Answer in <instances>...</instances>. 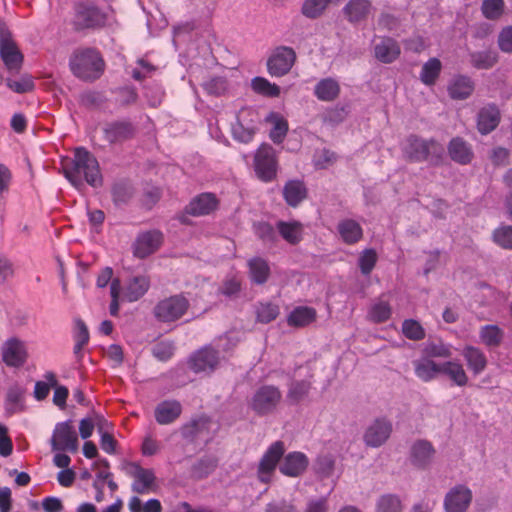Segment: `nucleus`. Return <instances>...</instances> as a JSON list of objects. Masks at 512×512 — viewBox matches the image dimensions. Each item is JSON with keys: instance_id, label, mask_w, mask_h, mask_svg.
I'll return each instance as SVG.
<instances>
[{"instance_id": "nucleus-1", "label": "nucleus", "mask_w": 512, "mask_h": 512, "mask_svg": "<svg viewBox=\"0 0 512 512\" xmlns=\"http://www.w3.org/2000/svg\"><path fill=\"white\" fill-rule=\"evenodd\" d=\"M285 446L282 441L272 443L263 454L257 468V477L261 483L271 482L272 475L279 464V471L288 477H299L307 469L309 459L303 452H290L283 456Z\"/></svg>"}, {"instance_id": "nucleus-2", "label": "nucleus", "mask_w": 512, "mask_h": 512, "mask_svg": "<svg viewBox=\"0 0 512 512\" xmlns=\"http://www.w3.org/2000/svg\"><path fill=\"white\" fill-rule=\"evenodd\" d=\"M62 169L64 176L75 187L81 186L83 181L92 187H100L103 183L98 160L83 147L75 149L73 158L65 162Z\"/></svg>"}, {"instance_id": "nucleus-3", "label": "nucleus", "mask_w": 512, "mask_h": 512, "mask_svg": "<svg viewBox=\"0 0 512 512\" xmlns=\"http://www.w3.org/2000/svg\"><path fill=\"white\" fill-rule=\"evenodd\" d=\"M401 149L404 159L414 163L429 161L432 165H439L444 156V147L438 141L415 134L406 137Z\"/></svg>"}, {"instance_id": "nucleus-4", "label": "nucleus", "mask_w": 512, "mask_h": 512, "mask_svg": "<svg viewBox=\"0 0 512 512\" xmlns=\"http://www.w3.org/2000/svg\"><path fill=\"white\" fill-rule=\"evenodd\" d=\"M69 66L77 78L85 81H94L103 74L105 62L97 49L83 48L73 53Z\"/></svg>"}, {"instance_id": "nucleus-5", "label": "nucleus", "mask_w": 512, "mask_h": 512, "mask_svg": "<svg viewBox=\"0 0 512 512\" xmlns=\"http://www.w3.org/2000/svg\"><path fill=\"white\" fill-rule=\"evenodd\" d=\"M190 307L183 294H176L159 300L153 308V316L160 323L170 324L181 319Z\"/></svg>"}, {"instance_id": "nucleus-6", "label": "nucleus", "mask_w": 512, "mask_h": 512, "mask_svg": "<svg viewBox=\"0 0 512 512\" xmlns=\"http://www.w3.org/2000/svg\"><path fill=\"white\" fill-rule=\"evenodd\" d=\"M74 10L72 26L75 31L97 29L106 25V14L92 4L81 2L75 5Z\"/></svg>"}, {"instance_id": "nucleus-7", "label": "nucleus", "mask_w": 512, "mask_h": 512, "mask_svg": "<svg viewBox=\"0 0 512 512\" xmlns=\"http://www.w3.org/2000/svg\"><path fill=\"white\" fill-rule=\"evenodd\" d=\"M254 170L257 177L269 183L276 178L278 159L275 149L269 144H262L254 155Z\"/></svg>"}, {"instance_id": "nucleus-8", "label": "nucleus", "mask_w": 512, "mask_h": 512, "mask_svg": "<svg viewBox=\"0 0 512 512\" xmlns=\"http://www.w3.org/2000/svg\"><path fill=\"white\" fill-rule=\"evenodd\" d=\"M282 400L280 389L274 385H262L253 394L250 408L260 416L274 412Z\"/></svg>"}, {"instance_id": "nucleus-9", "label": "nucleus", "mask_w": 512, "mask_h": 512, "mask_svg": "<svg viewBox=\"0 0 512 512\" xmlns=\"http://www.w3.org/2000/svg\"><path fill=\"white\" fill-rule=\"evenodd\" d=\"M78 436L70 420L55 425L51 438L53 451H66L75 453L78 450Z\"/></svg>"}, {"instance_id": "nucleus-10", "label": "nucleus", "mask_w": 512, "mask_h": 512, "mask_svg": "<svg viewBox=\"0 0 512 512\" xmlns=\"http://www.w3.org/2000/svg\"><path fill=\"white\" fill-rule=\"evenodd\" d=\"M296 61L295 51L286 46L278 47L267 60V70L273 77H281L289 73Z\"/></svg>"}, {"instance_id": "nucleus-11", "label": "nucleus", "mask_w": 512, "mask_h": 512, "mask_svg": "<svg viewBox=\"0 0 512 512\" xmlns=\"http://www.w3.org/2000/svg\"><path fill=\"white\" fill-rule=\"evenodd\" d=\"M151 280L148 275L138 274L130 276L121 286V300L129 303L143 298L149 291Z\"/></svg>"}, {"instance_id": "nucleus-12", "label": "nucleus", "mask_w": 512, "mask_h": 512, "mask_svg": "<svg viewBox=\"0 0 512 512\" xmlns=\"http://www.w3.org/2000/svg\"><path fill=\"white\" fill-rule=\"evenodd\" d=\"M130 475L133 478L131 489L133 492L141 495L156 492V476L152 469L141 467L139 464L133 463Z\"/></svg>"}, {"instance_id": "nucleus-13", "label": "nucleus", "mask_w": 512, "mask_h": 512, "mask_svg": "<svg viewBox=\"0 0 512 512\" xmlns=\"http://www.w3.org/2000/svg\"><path fill=\"white\" fill-rule=\"evenodd\" d=\"M254 116L256 113L252 109L244 108L239 111L237 121L232 126L234 139L242 143H248L253 139L256 132Z\"/></svg>"}, {"instance_id": "nucleus-14", "label": "nucleus", "mask_w": 512, "mask_h": 512, "mask_svg": "<svg viewBox=\"0 0 512 512\" xmlns=\"http://www.w3.org/2000/svg\"><path fill=\"white\" fill-rule=\"evenodd\" d=\"M472 491L465 485L451 488L444 499L446 512H466L472 502Z\"/></svg>"}, {"instance_id": "nucleus-15", "label": "nucleus", "mask_w": 512, "mask_h": 512, "mask_svg": "<svg viewBox=\"0 0 512 512\" xmlns=\"http://www.w3.org/2000/svg\"><path fill=\"white\" fill-rule=\"evenodd\" d=\"M162 241L163 234L159 230L140 233L133 244V253L137 258H146L158 250Z\"/></svg>"}, {"instance_id": "nucleus-16", "label": "nucleus", "mask_w": 512, "mask_h": 512, "mask_svg": "<svg viewBox=\"0 0 512 512\" xmlns=\"http://www.w3.org/2000/svg\"><path fill=\"white\" fill-rule=\"evenodd\" d=\"M103 134L108 143L121 144L135 136L136 128L129 121H114L104 126Z\"/></svg>"}, {"instance_id": "nucleus-17", "label": "nucleus", "mask_w": 512, "mask_h": 512, "mask_svg": "<svg viewBox=\"0 0 512 512\" xmlns=\"http://www.w3.org/2000/svg\"><path fill=\"white\" fill-rule=\"evenodd\" d=\"M219 363V352L211 346H205L190 357V368L198 373L214 371Z\"/></svg>"}, {"instance_id": "nucleus-18", "label": "nucleus", "mask_w": 512, "mask_h": 512, "mask_svg": "<svg viewBox=\"0 0 512 512\" xmlns=\"http://www.w3.org/2000/svg\"><path fill=\"white\" fill-rule=\"evenodd\" d=\"M2 360L9 366L19 368L27 360V351L24 343L16 338L8 339L2 347Z\"/></svg>"}, {"instance_id": "nucleus-19", "label": "nucleus", "mask_w": 512, "mask_h": 512, "mask_svg": "<svg viewBox=\"0 0 512 512\" xmlns=\"http://www.w3.org/2000/svg\"><path fill=\"white\" fill-rule=\"evenodd\" d=\"M219 201L215 194L205 192L194 197L185 207V213L194 217L206 216L217 210Z\"/></svg>"}, {"instance_id": "nucleus-20", "label": "nucleus", "mask_w": 512, "mask_h": 512, "mask_svg": "<svg viewBox=\"0 0 512 512\" xmlns=\"http://www.w3.org/2000/svg\"><path fill=\"white\" fill-rule=\"evenodd\" d=\"M391 432V422L385 418H378L366 429L364 441L367 446L379 447L388 440Z\"/></svg>"}, {"instance_id": "nucleus-21", "label": "nucleus", "mask_w": 512, "mask_h": 512, "mask_svg": "<svg viewBox=\"0 0 512 512\" xmlns=\"http://www.w3.org/2000/svg\"><path fill=\"white\" fill-rule=\"evenodd\" d=\"M210 425L211 419L208 416L199 415L182 425L180 433L185 440L195 442L203 434L209 433Z\"/></svg>"}, {"instance_id": "nucleus-22", "label": "nucleus", "mask_w": 512, "mask_h": 512, "mask_svg": "<svg viewBox=\"0 0 512 512\" xmlns=\"http://www.w3.org/2000/svg\"><path fill=\"white\" fill-rule=\"evenodd\" d=\"M374 8L369 0H349L343 8V13L352 24L366 21Z\"/></svg>"}, {"instance_id": "nucleus-23", "label": "nucleus", "mask_w": 512, "mask_h": 512, "mask_svg": "<svg viewBox=\"0 0 512 512\" xmlns=\"http://www.w3.org/2000/svg\"><path fill=\"white\" fill-rule=\"evenodd\" d=\"M435 449L427 440H418L411 446L410 460L417 468L424 469L430 465Z\"/></svg>"}, {"instance_id": "nucleus-24", "label": "nucleus", "mask_w": 512, "mask_h": 512, "mask_svg": "<svg viewBox=\"0 0 512 512\" xmlns=\"http://www.w3.org/2000/svg\"><path fill=\"white\" fill-rule=\"evenodd\" d=\"M182 413V406L177 400H165L155 408V420L160 425H168L176 421Z\"/></svg>"}, {"instance_id": "nucleus-25", "label": "nucleus", "mask_w": 512, "mask_h": 512, "mask_svg": "<svg viewBox=\"0 0 512 512\" xmlns=\"http://www.w3.org/2000/svg\"><path fill=\"white\" fill-rule=\"evenodd\" d=\"M337 231L341 240L347 245L357 244L363 238V229L354 219L346 218L339 221Z\"/></svg>"}, {"instance_id": "nucleus-26", "label": "nucleus", "mask_w": 512, "mask_h": 512, "mask_svg": "<svg viewBox=\"0 0 512 512\" xmlns=\"http://www.w3.org/2000/svg\"><path fill=\"white\" fill-rule=\"evenodd\" d=\"M467 367L474 375L481 374L487 367L488 360L485 353L478 347L467 345L462 350Z\"/></svg>"}, {"instance_id": "nucleus-27", "label": "nucleus", "mask_w": 512, "mask_h": 512, "mask_svg": "<svg viewBox=\"0 0 512 512\" xmlns=\"http://www.w3.org/2000/svg\"><path fill=\"white\" fill-rule=\"evenodd\" d=\"M500 122V111L495 105L483 107L478 113L477 127L481 134L492 132Z\"/></svg>"}, {"instance_id": "nucleus-28", "label": "nucleus", "mask_w": 512, "mask_h": 512, "mask_svg": "<svg viewBox=\"0 0 512 512\" xmlns=\"http://www.w3.org/2000/svg\"><path fill=\"white\" fill-rule=\"evenodd\" d=\"M339 82L331 77L321 79L314 87L315 97L323 102H332L340 95Z\"/></svg>"}, {"instance_id": "nucleus-29", "label": "nucleus", "mask_w": 512, "mask_h": 512, "mask_svg": "<svg viewBox=\"0 0 512 512\" xmlns=\"http://www.w3.org/2000/svg\"><path fill=\"white\" fill-rule=\"evenodd\" d=\"M283 197L291 207H297L307 197V188L303 181L289 180L283 187Z\"/></svg>"}, {"instance_id": "nucleus-30", "label": "nucleus", "mask_w": 512, "mask_h": 512, "mask_svg": "<svg viewBox=\"0 0 512 512\" xmlns=\"http://www.w3.org/2000/svg\"><path fill=\"white\" fill-rule=\"evenodd\" d=\"M375 57L383 63H391L400 55V46L390 37L383 38L374 47Z\"/></svg>"}, {"instance_id": "nucleus-31", "label": "nucleus", "mask_w": 512, "mask_h": 512, "mask_svg": "<svg viewBox=\"0 0 512 512\" xmlns=\"http://www.w3.org/2000/svg\"><path fill=\"white\" fill-rule=\"evenodd\" d=\"M448 152L453 161L462 165L470 163L473 158V152L469 145L458 137L450 141Z\"/></svg>"}, {"instance_id": "nucleus-32", "label": "nucleus", "mask_w": 512, "mask_h": 512, "mask_svg": "<svg viewBox=\"0 0 512 512\" xmlns=\"http://www.w3.org/2000/svg\"><path fill=\"white\" fill-rule=\"evenodd\" d=\"M249 275L253 283L262 285L267 282L270 276V267L268 262L260 257L252 258L248 261Z\"/></svg>"}, {"instance_id": "nucleus-33", "label": "nucleus", "mask_w": 512, "mask_h": 512, "mask_svg": "<svg viewBox=\"0 0 512 512\" xmlns=\"http://www.w3.org/2000/svg\"><path fill=\"white\" fill-rule=\"evenodd\" d=\"M473 90V82L466 76H459L455 78L448 87L450 97L456 100L468 98L472 94Z\"/></svg>"}, {"instance_id": "nucleus-34", "label": "nucleus", "mask_w": 512, "mask_h": 512, "mask_svg": "<svg viewBox=\"0 0 512 512\" xmlns=\"http://www.w3.org/2000/svg\"><path fill=\"white\" fill-rule=\"evenodd\" d=\"M316 310L311 307H296L287 317L291 327H304L315 321Z\"/></svg>"}, {"instance_id": "nucleus-35", "label": "nucleus", "mask_w": 512, "mask_h": 512, "mask_svg": "<svg viewBox=\"0 0 512 512\" xmlns=\"http://www.w3.org/2000/svg\"><path fill=\"white\" fill-rule=\"evenodd\" d=\"M75 345L73 353L78 362L83 358V348L89 343L90 335L88 328L83 320L77 319L75 321V332L73 335Z\"/></svg>"}, {"instance_id": "nucleus-36", "label": "nucleus", "mask_w": 512, "mask_h": 512, "mask_svg": "<svg viewBox=\"0 0 512 512\" xmlns=\"http://www.w3.org/2000/svg\"><path fill=\"white\" fill-rule=\"evenodd\" d=\"M440 373L448 376L458 386H465L468 382V376L458 362L447 361L440 364Z\"/></svg>"}, {"instance_id": "nucleus-37", "label": "nucleus", "mask_w": 512, "mask_h": 512, "mask_svg": "<svg viewBox=\"0 0 512 512\" xmlns=\"http://www.w3.org/2000/svg\"><path fill=\"white\" fill-rule=\"evenodd\" d=\"M277 229L280 235L290 244H297L302 239V224L297 221L285 222L279 221L277 223Z\"/></svg>"}, {"instance_id": "nucleus-38", "label": "nucleus", "mask_w": 512, "mask_h": 512, "mask_svg": "<svg viewBox=\"0 0 512 512\" xmlns=\"http://www.w3.org/2000/svg\"><path fill=\"white\" fill-rule=\"evenodd\" d=\"M479 337L481 342L490 348L500 346L504 338L503 330L497 325H485L479 330Z\"/></svg>"}, {"instance_id": "nucleus-39", "label": "nucleus", "mask_w": 512, "mask_h": 512, "mask_svg": "<svg viewBox=\"0 0 512 512\" xmlns=\"http://www.w3.org/2000/svg\"><path fill=\"white\" fill-rule=\"evenodd\" d=\"M1 57L9 70L18 69L22 62V55L14 43L2 41Z\"/></svg>"}, {"instance_id": "nucleus-40", "label": "nucleus", "mask_w": 512, "mask_h": 512, "mask_svg": "<svg viewBox=\"0 0 512 512\" xmlns=\"http://www.w3.org/2000/svg\"><path fill=\"white\" fill-rule=\"evenodd\" d=\"M311 390V383L307 380H296L289 385L287 400L290 404L296 405L308 397Z\"/></svg>"}, {"instance_id": "nucleus-41", "label": "nucleus", "mask_w": 512, "mask_h": 512, "mask_svg": "<svg viewBox=\"0 0 512 512\" xmlns=\"http://www.w3.org/2000/svg\"><path fill=\"white\" fill-rule=\"evenodd\" d=\"M441 69V61L438 58H430L421 69L420 80L425 85H434L440 75Z\"/></svg>"}, {"instance_id": "nucleus-42", "label": "nucleus", "mask_w": 512, "mask_h": 512, "mask_svg": "<svg viewBox=\"0 0 512 512\" xmlns=\"http://www.w3.org/2000/svg\"><path fill=\"white\" fill-rule=\"evenodd\" d=\"M416 376L424 382H429L440 373V364H436L432 360L416 361L414 363Z\"/></svg>"}, {"instance_id": "nucleus-43", "label": "nucleus", "mask_w": 512, "mask_h": 512, "mask_svg": "<svg viewBox=\"0 0 512 512\" xmlns=\"http://www.w3.org/2000/svg\"><path fill=\"white\" fill-rule=\"evenodd\" d=\"M375 512H403V505L397 495L384 494L377 500Z\"/></svg>"}, {"instance_id": "nucleus-44", "label": "nucleus", "mask_w": 512, "mask_h": 512, "mask_svg": "<svg viewBox=\"0 0 512 512\" xmlns=\"http://www.w3.org/2000/svg\"><path fill=\"white\" fill-rule=\"evenodd\" d=\"M279 306L271 302H260L256 306V319L260 323H270L279 315Z\"/></svg>"}, {"instance_id": "nucleus-45", "label": "nucleus", "mask_w": 512, "mask_h": 512, "mask_svg": "<svg viewBox=\"0 0 512 512\" xmlns=\"http://www.w3.org/2000/svg\"><path fill=\"white\" fill-rule=\"evenodd\" d=\"M391 313L392 309L390 304L380 300L371 306L368 317L374 323H383L391 317Z\"/></svg>"}, {"instance_id": "nucleus-46", "label": "nucleus", "mask_w": 512, "mask_h": 512, "mask_svg": "<svg viewBox=\"0 0 512 512\" xmlns=\"http://www.w3.org/2000/svg\"><path fill=\"white\" fill-rule=\"evenodd\" d=\"M251 86L256 93L267 97H278L280 95V87L263 77L252 79Z\"/></svg>"}, {"instance_id": "nucleus-47", "label": "nucleus", "mask_w": 512, "mask_h": 512, "mask_svg": "<svg viewBox=\"0 0 512 512\" xmlns=\"http://www.w3.org/2000/svg\"><path fill=\"white\" fill-rule=\"evenodd\" d=\"M331 0H305L302 5V14L310 19L322 15Z\"/></svg>"}, {"instance_id": "nucleus-48", "label": "nucleus", "mask_w": 512, "mask_h": 512, "mask_svg": "<svg viewBox=\"0 0 512 512\" xmlns=\"http://www.w3.org/2000/svg\"><path fill=\"white\" fill-rule=\"evenodd\" d=\"M496 62L497 54L492 51H482L471 54V63L477 69L492 68Z\"/></svg>"}, {"instance_id": "nucleus-49", "label": "nucleus", "mask_w": 512, "mask_h": 512, "mask_svg": "<svg viewBox=\"0 0 512 512\" xmlns=\"http://www.w3.org/2000/svg\"><path fill=\"white\" fill-rule=\"evenodd\" d=\"M403 335L413 341H419L425 338V330L422 325L414 319H406L402 323Z\"/></svg>"}, {"instance_id": "nucleus-50", "label": "nucleus", "mask_w": 512, "mask_h": 512, "mask_svg": "<svg viewBox=\"0 0 512 512\" xmlns=\"http://www.w3.org/2000/svg\"><path fill=\"white\" fill-rule=\"evenodd\" d=\"M216 467L217 460L215 458L205 457L193 465L192 473L196 478L202 479L211 474Z\"/></svg>"}, {"instance_id": "nucleus-51", "label": "nucleus", "mask_w": 512, "mask_h": 512, "mask_svg": "<svg viewBox=\"0 0 512 512\" xmlns=\"http://www.w3.org/2000/svg\"><path fill=\"white\" fill-rule=\"evenodd\" d=\"M377 253L374 249L369 248L360 254L358 265L363 275H369L377 263Z\"/></svg>"}, {"instance_id": "nucleus-52", "label": "nucleus", "mask_w": 512, "mask_h": 512, "mask_svg": "<svg viewBox=\"0 0 512 512\" xmlns=\"http://www.w3.org/2000/svg\"><path fill=\"white\" fill-rule=\"evenodd\" d=\"M485 18L495 20L500 18L504 12L503 0H484L481 7Z\"/></svg>"}, {"instance_id": "nucleus-53", "label": "nucleus", "mask_w": 512, "mask_h": 512, "mask_svg": "<svg viewBox=\"0 0 512 512\" xmlns=\"http://www.w3.org/2000/svg\"><path fill=\"white\" fill-rule=\"evenodd\" d=\"M105 423V420L103 417L96 415L95 421L91 418H84L80 421L79 424V432L83 439L89 438L94 430L95 425L98 426L99 431L101 432L103 429V424Z\"/></svg>"}, {"instance_id": "nucleus-54", "label": "nucleus", "mask_w": 512, "mask_h": 512, "mask_svg": "<svg viewBox=\"0 0 512 512\" xmlns=\"http://www.w3.org/2000/svg\"><path fill=\"white\" fill-rule=\"evenodd\" d=\"M493 240L504 249H512V226H502L493 232Z\"/></svg>"}, {"instance_id": "nucleus-55", "label": "nucleus", "mask_w": 512, "mask_h": 512, "mask_svg": "<svg viewBox=\"0 0 512 512\" xmlns=\"http://www.w3.org/2000/svg\"><path fill=\"white\" fill-rule=\"evenodd\" d=\"M120 292L121 281L118 278H115L110 284L111 303L109 306V312L112 316H118L119 314V301L121 299Z\"/></svg>"}, {"instance_id": "nucleus-56", "label": "nucleus", "mask_w": 512, "mask_h": 512, "mask_svg": "<svg viewBox=\"0 0 512 512\" xmlns=\"http://www.w3.org/2000/svg\"><path fill=\"white\" fill-rule=\"evenodd\" d=\"M174 345L171 342L162 341L154 345L152 354L160 361H168L174 355Z\"/></svg>"}, {"instance_id": "nucleus-57", "label": "nucleus", "mask_w": 512, "mask_h": 512, "mask_svg": "<svg viewBox=\"0 0 512 512\" xmlns=\"http://www.w3.org/2000/svg\"><path fill=\"white\" fill-rule=\"evenodd\" d=\"M288 131V123L285 119L279 118L275 121L269 137L275 144H280L284 140Z\"/></svg>"}, {"instance_id": "nucleus-58", "label": "nucleus", "mask_w": 512, "mask_h": 512, "mask_svg": "<svg viewBox=\"0 0 512 512\" xmlns=\"http://www.w3.org/2000/svg\"><path fill=\"white\" fill-rule=\"evenodd\" d=\"M7 86L14 92L23 94L34 89V82L30 77H23L20 80H8Z\"/></svg>"}, {"instance_id": "nucleus-59", "label": "nucleus", "mask_w": 512, "mask_h": 512, "mask_svg": "<svg viewBox=\"0 0 512 512\" xmlns=\"http://www.w3.org/2000/svg\"><path fill=\"white\" fill-rule=\"evenodd\" d=\"M334 466L335 461L331 455L320 456L316 462L317 472L324 477H328L332 474Z\"/></svg>"}, {"instance_id": "nucleus-60", "label": "nucleus", "mask_w": 512, "mask_h": 512, "mask_svg": "<svg viewBox=\"0 0 512 512\" xmlns=\"http://www.w3.org/2000/svg\"><path fill=\"white\" fill-rule=\"evenodd\" d=\"M12 179L11 170L5 164H0V199L9 192Z\"/></svg>"}, {"instance_id": "nucleus-61", "label": "nucleus", "mask_w": 512, "mask_h": 512, "mask_svg": "<svg viewBox=\"0 0 512 512\" xmlns=\"http://www.w3.org/2000/svg\"><path fill=\"white\" fill-rule=\"evenodd\" d=\"M112 198L117 205L126 203L131 198V191L125 184H115L112 188Z\"/></svg>"}, {"instance_id": "nucleus-62", "label": "nucleus", "mask_w": 512, "mask_h": 512, "mask_svg": "<svg viewBox=\"0 0 512 512\" xmlns=\"http://www.w3.org/2000/svg\"><path fill=\"white\" fill-rule=\"evenodd\" d=\"M499 48L506 53L512 52V26L505 27L498 36Z\"/></svg>"}, {"instance_id": "nucleus-63", "label": "nucleus", "mask_w": 512, "mask_h": 512, "mask_svg": "<svg viewBox=\"0 0 512 512\" xmlns=\"http://www.w3.org/2000/svg\"><path fill=\"white\" fill-rule=\"evenodd\" d=\"M256 235L264 242H272L275 239V231L271 224L261 222L255 226Z\"/></svg>"}, {"instance_id": "nucleus-64", "label": "nucleus", "mask_w": 512, "mask_h": 512, "mask_svg": "<svg viewBox=\"0 0 512 512\" xmlns=\"http://www.w3.org/2000/svg\"><path fill=\"white\" fill-rule=\"evenodd\" d=\"M265 512H298L296 507L289 501H272L266 505Z\"/></svg>"}]
</instances>
